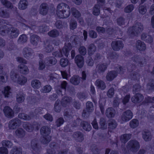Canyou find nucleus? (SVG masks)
<instances>
[{"instance_id": "1", "label": "nucleus", "mask_w": 154, "mask_h": 154, "mask_svg": "<svg viewBox=\"0 0 154 154\" xmlns=\"http://www.w3.org/2000/svg\"><path fill=\"white\" fill-rule=\"evenodd\" d=\"M20 34L18 29L13 26L8 27L4 25L0 28V34L4 36L8 34L12 38H17Z\"/></svg>"}, {"instance_id": "2", "label": "nucleus", "mask_w": 154, "mask_h": 154, "mask_svg": "<svg viewBox=\"0 0 154 154\" xmlns=\"http://www.w3.org/2000/svg\"><path fill=\"white\" fill-rule=\"evenodd\" d=\"M72 48L71 43L68 42H66L62 50L57 51L52 53L53 55L56 57L60 58L63 56V54L66 57L69 55V52Z\"/></svg>"}, {"instance_id": "3", "label": "nucleus", "mask_w": 154, "mask_h": 154, "mask_svg": "<svg viewBox=\"0 0 154 154\" xmlns=\"http://www.w3.org/2000/svg\"><path fill=\"white\" fill-rule=\"evenodd\" d=\"M29 23L30 26H28L24 24H23L22 26H26L29 28L31 30L35 31V32H39L41 33L46 32L48 30V27L45 25L39 26H36L37 24L36 22L32 20L29 21Z\"/></svg>"}, {"instance_id": "4", "label": "nucleus", "mask_w": 154, "mask_h": 154, "mask_svg": "<svg viewBox=\"0 0 154 154\" xmlns=\"http://www.w3.org/2000/svg\"><path fill=\"white\" fill-rule=\"evenodd\" d=\"M139 142L135 140H131L126 144V148L128 150L132 152H137L140 148Z\"/></svg>"}, {"instance_id": "5", "label": "nucleus", "mask_w": 154, "mask_h": 154, "mask_svg": "<svg viewBox=\"0 0 154 154\" xmlns=\"http://www.w3.org/2000/svg\"><path fill=\"white\" fill-rule=\"evenodd\" d=\"M143 29V25L140 23H137L134 25L129 28V33L136 35L139 34Z\"/></svg>"}, {"instance_id": "6", "label": "nucleus", "mask_w": 154, "mask_h": 154, "mask_svg": "<svg viewBox=\"0 0 154 154\" xmlns=\"http://www.w3.org/2000/svg\"><path fill=\"white\" fill-rule=\"evenodd\" d=\"M30 146L32 149V151L33 153L38 154L40 151L41 147L37 139H34L32 140Z\"/></svg>"}, {"instance_id": "7", "label": "nucleus", "mask_w": 154, "mask_h": 154, "mask_svg": "<svg viewBox=\"0 0 154 154\" xmlns=\"http://www.w3.org/2000/svg\"><path fill=\"white\" fill-rule=\"evenodd\" d=\"M111 46L114 51H118L123 48L124 44L121 40H114L111 42Z\"/></svg>"}, {"instance_id": "8", "label": "nucleus", "mask_w": 154, "mask_h": 154, "mask_svg": "<svg viewBox=\"0 0 154 154\" xmlns=\"http://www.w3.org/2000/svg\"><path fill=\"white\" fill-rule=\"evenodd\" d=\"M21 124V121L18 118L12 119L9 122L8 127L11 129H14L17 127L20 126Z\"/></svg>"}, {"instance_id": "9", "label": "nucleus", "mask_w": 154, "mask_h": 154, "mask_svg": "<svg viewBox=\"0 0 154 154\" xmlns=\"http://www.w3.org/2000/svg\"><path fill=\"white\" fill-rule=\"evenodd\" d=\"M3 112L5 116L8 118L11 119L14 116V111L10 106H5L3 108Z\"/></svg>"}, {"instance_id": "10", "label": "nucleus", "mask_w": 154, "mask_h": 154, "mask_svg": "<svg viewBox=\"0 0 154 154\" xmlns=\"http://www.w3.org/2000/svg\"><path fill=\"white\" fill-rule=\"evenodd\" d=\"M132 117V112L130 110H128L122 113L121 116V119L122 121L127 122L131 119Z\"/></svg>"}, {"instance_id": "11", "label": "nucleus", "mask_w": 154, "mask_h": 154, "mask_svg": "<svg viewBox=\"0 0 154 154\" xmlns=\"http://www.w3.org/2000/svg\"><path fill=\"white\" fill-rule=\"evenodd\" d=\"M132 59L140 66H142L146 63V61L144 58L138 55H135L132 57Z\"/></svg>"}, {"instance_id": "12", "label": "nucleus", "mask_w": 154, "mask_h": 154, "mask_svg": "<svg viewBox=\"0 0 154 154\" xmlns=\"http://www.w3.org/2000/svg\"><path fill=\"white\" fill-rule=\"evenodd\" d=\"M108 64L106 63L99 64L97 65L96 68V71L99 73H103L106 70Z\"/></svg>"}, {"instance_id": "13", "label": "nucleus", "mask_w": 154, "mask_h": 154, "mask_svg": "<svg viewBox=\"0 0 154 154\" xmlns=\"http://www.w3.org/2000/svg\"><path fill=\"white\" fill-rule=\"evenodd\" d=\"M30 41L31 43L35 46H36L40 42H41L40 37L35 34H33L30 35Z\"/></svg>"}, {"instance_id": "14", "label": "nucleus", "mask_w": 154, "mask_h": 154, "mask_svg": "<svg viewBox=\"0 0 154 154\" xmlns=\"http://www.w3.org/2000/svg\"><path fill=\"white\" fill-rule=\"evenodd\" d=\"M75 61L79 68H81L83 67L84 59L82 56L79 54L76 55L75 58Z\"/></svg>"}, {"instance_id": "15", "label": "nucleus", "mask_w": 154, "mask_h": 154, "mask_svg": "<svg viewBox=\"0 0 154 154\" xmlns=\"http://www.w3.org/2000/svg\"><path fill=\"white\" fill-rule=\"evenodd\" d=\"M144 99L143 96L140 93L136 94L131 98L132 101L134 103H139L142 101Z\"/></svg>"}, {"instance_id": "16", "label": "nucleus", "mask_w": 154, "mask_h": 154, "mask_svg": "<svg viewBox=\"0 0 154 154\" xmlns=\"http://www.w3.org/2000/svg\"><path fill=\"white\" fill-rule=\"evenodd\" d=\"M142 137L146 141L150 140L152 138V135L151 132L149 130H145L142 132Z\"/></svg>"}, {"instance_id": "17", "label": "nucleus", "mask_w": 154, "mask_h": 154, "mask_svg": "<svg viewBox=\"0 0 154 154\" xmlns=\"http://www.w3.org/2000/svg\"><path fill=\"white\" fill-rule=\"evenodd\" d=\"M33 52L32 48L28 47H25L23 49V54L25 57L26 58H29L32 55Z\"/></svg>"}, {"instance_id": "18", "label": "nucleus", "mask_w": 154, "mask_h": 154, "mask_svg": "<svg viewBox=\"0 0 154 154\" xmlns=\"http://www.w3.org/2000/svg\"><path fill=\"white\" fill-rule=\"evenodd\" d=\"M72 137L77 142H82L84 139L83 134L80 131H76L74 132Z\"/></svg>"}, {"instance_id": "19", "label": "nucleus", "mask_w": 154, "mask_h": 154, "mask_svg": "<svg viewBox=\"0 0 154 154\" xmlns=\"http://www.w3.org/2000/svg\"><path fill=\"white\" fill-rule=\"evenodd\" d=\"M117 75V72L115 71H111L107 73L106 78L108 81H112Z\"/></svg>"}, {"instance_id": "20", "label": "nucleus", "mask_w": 154, "mask_h": 154, "mask_svg": "<svg viewBox=\"0 0 154 154\" xmlns=\"http://www.w3.org/2000/svg\"><path fill=\"white\" fill-rule=\"evenodd\" d=\"M51 132V128L47 126H43L40 129L41 134L43 136H49Z\"/></svg>"}, {"instance_id": "21", "label": "nucleus", "mask_w": 154, "mask_h": 154, "mask_svg": "<svg viewBox=\"0 0 154 154\" xmlns=\"http://www.w3.org/2000/svg\"><path fill=\"white\" fill-rule=\"evenodd\" d=\"M35 126V124L32 125L28 122H25L23 125V127L27 131L31 132L33 130Z\"/></svg>"}, {"instance_id": "22", "label": "nucleus", "mask_w": 154, "mask_h": 154, "mask_svg": "<svg viewBox=\"0 0 154 154\" xmlns=\"http://www.w3.org/2000/svg\"><path fill=\"white\" fill-rule=\"evenodd\" d=\"M51 149L47 150V153L46 154H55V150L57 149L58 146L55 143H51L50 144Z\"/></svg>"}, {"instance_id": "23", "label": "nucleus", "mask_w": 154, "mask_h": 154, "mask_svg": "<svg viewBox=\"0 0 154 154\" xmlns=\"http://www.w3.org/2000/svg\"><path fill=\"white\" fill-rule=\"evenodd\" d=\"M115 114L116 111L112 107L109 108L106 110V115L108 118L113 117Z\"/></svg>"}, {"instance_id": "24", "label": "nucleus", "mask_w": 154, "mask_h": 154, "mask_svg": "<svg viewBox=\"0 0 154 154\" xmlns=\"http://www.w3.org/2000/svg\"><path fill=\"white\" fill-rule=\"evenodd\" d=\"M18 69L20 72L23 74H26L29 72L28 67L23 64H20L18 66Z\"/></svg>"}, {"instance_id": "25", "label": "nucleus", "mask_w": 154, "mask_h": 154, "mask_svg": "<svg viewBox=\"0 0 154 154\" xmlns=\"http://www.w3.org/2000/svg\"><path fill=\"white\" fill-rule=\"evenodd\" d=\"M95 84L98 88L101 90H104L106 88V85L105 82L100 79L97 80L95 82Z\"/></svg>"}, {"instance_id": "26", "label": "nucleus", "mask_w": 154, "mask_h": 154, "mask_svg": "<svg viewBox=\"0 0 154 154\" xmlns=\"http://www.w3.org/2000/svg\"><path fill=\"white\" fill-rule=\"evenodd\" d=\"M136 46L137 49L140 51L145 50L146 48V45L144 42L140 40L137 41Z\"/></svg>"}, {"instance_id": "27", "label": "nucleus", "mask_w": 154, "mask_h": 154, "mask_svg": "<svg viewBox=\"0 0 154 154\" xmlns=\"http://www.w3.org/2000/svg\"><path fill=\"white\" fill-rule=\"evenodd\" d=\"M57 62V60L53 57H49L45 59V63L47 65H54Z\"/></svg>"}, {"instance_id": "28", "label": "nucleus", "mask_w": 154, "mask_h": 154, "mask_svg": "<svg viewBox=\"0 0 154 154\" xmlns=\"http://www.w3.org/2000/svg\"><path fill=\"white\" fill-rule=\"evenodd\" d=\"M81 78L78 75H75L72 77L70 79V82L74 85H78L80 82Z\"/></svg>"}, {"instance_id": "29", "label": "nucleus", "mask_w": 154, "mask_h": 154, "mask_svg": "<svg viewBox=\"0 0 154 154\" xmlns=\"http://www.w3.org/2000/svg\"><path fill=\"white\" fill-rule=\"evenodd\" d=\"M16 136L18 137L22 138L25 135L26 132L22 128H19L17 129L15 131Z\"/></svg>"}, {"instance_id": "30", "label": "nucleus", "mask_w": 154, "mask_h": 154, "mask_svg": "<svg viewBox=\"0 0 154 154\" xmlns=\"http://www.w3.org/2000/svg\"><path fill=\"white\" fill-rule=\"evenodd\" d=\"M132 134H125L121 136V141L122 143H125L131 139Z\"/></svg>"}, {"instance_id": "31", "label": "nucleus", "mask_w": 154, "mask_h": 154, "mask_svg": "<svg viewBox=\"0 0 154 154\" xmlns=\"http://www.w3.org/2000/svg\"><path fill=\"white\" fill-rule=\"evenodd\" d=\"M1 3L5 7L9 9H14V6L12 4L10 1L7 0H1Z\"/></svg>"}, {"instance_id": "32", "label": "nucleus", "mask_w": 154, "mask_h": 154, "mask_svg": "<svg viewBox=\"0 0 154 154\" xmlns=\"http://www.w3.org/2000/svg\"><path fill=\"white\" fill-rule=\"evenodd\" d=\"M141 37L142 40H145L147 42L151 43L153 40L152 37L150 35L144 33L142 34Z\"/></svg>"}, {"instance_id": "33", "label": "nucleus", "mask_w": 154, "mask_h": 154, "mask_svg": "<svg viewBox=\"0 0 154 154\" xmlns=\"http://www.w3.org/2000/svg\"><path fill=\"white\" fill-rule=\"evenodd\" d=\"M25 100V96L22 92H19L16 96V101L18 103L23 102Z\"/></svg>"}, {"instance_id": "34", "label": "nucleus", "mask_w": 154, "mask_h": 154, "mask_svg": "<svg viewBox=\"0 0 154 154\" xmlns=\"http://www.w3.org/2000/svg\"><path fill=\"white\" fill-rule=\"evenodd\" d=\"M81 125L83 129L87 131H90L91 127L90 123L86 121H82L81 122Z\"/></svg>"}, {"instance_id": "35", "label": "nucleus", "mask_w": 154, "mask_h": 154, "mask_svg": "<svg viewBox=\"0 0 154 154\" xmlns=\"http://www.w3.org/2000/svg\"><path fill=\"white\" fill-rule=\"evenodd\" d=\"M27 5V1L26 0H20L18 4V8L20 10H24L26 8Z\"/></svg>"}, {"instance_id": "36", "label": "nucleus", "mask_w": 154, "mask_h": 154, "mask_svg": "<svg viewBox=\"0 0 154 154\" xmlns=\"http://www.w3.org/2000/svg\"><path fill=\"white\" fill-rule=\"evenodd\" d=\"M96 47L93 44H90L88 49V51L89 55H92L96 51Z\"/></svg>"}, {"instance_id": "37", "label": "nucleus", "mask_w": 154, "mask_h": 154, "mask_svg": "<svg viewBox=\"0 0 154 154\" xmlns=\"http://www.w3.org/2000/svg\"><path fill=\"white\" fill-rule=\"evenodd\" d=\"M31 85L34 88L38 89L41 87V83L39 80L35 79L32 81Z\"/></svg>"}, {"instance_id": "38", "label": "nucleus", "mask_w": 154, "mask_h": 154, "mask_svg": "<svg viewBox=\"0 0 154 154\" xmlns=\"http://www.w3.org/2000/svg\"><path fill=\"white\" fill-rule=\"evenodd\" d=\"M72 100L70 97H64L62 100L61 103L63 106H65L66 105L69 104Z\"/></svg>"}, {"instance_id": "39", "label": "nucleus", "mask_w": 154, "mask_h": 154, "mask_svg": "<svg viewBox=\"0 0 154 154\" xmlns=\"http://www.w3.org/2000/svg\"><path fill=\"white\" fill-rule=\"evenodd\" d=\"M48 35L52 38H56L59 35V31L56 29H53L48 33Z\"/></svg>"}, {"instance_id": "40", "label": "nucleus", "mask_w": 154, "mask_h": 154, "mask_svg": "<svg viewBox=\"0 0 154 154\" xmlns=\"http://www.w3.org/2000/svg\"><path fill=\"white\" fill-rule=\"evenodd\" d=\"M22 148H17L16 147H14L10 152V154H22Z\"/></svg>"}, {"instance_id": "41", "label": "nucleus", "mask_w": 154, "mask_h": 154, "mask_svg": "<svg viewBox=\"0 0 154 154\" xmlns=\"http://www.w3.org/2000/svg\"><path fill=\"white\" fill-rule=\"evenodd\" d=\"M97 4H96L94 8L96 10H100L105 3V0H97Z\"/></svg>"}, {"instance_id": "42", "label": "nucleus", "mask_w": 154, "mask_h": 154, "mask_svg": "<svg viewBox=\"0 0 154 154\" xmlns=\"http://www.w3.org/2000/svg\"><path fill=\"white\" fill-rule=\"evenodd\" d=\"M27 40V38L26 35L25 34H23L19 37L17 40V42L19 44H23L26 42Z\"/></svg>"}, {"instance_id": "43", "label": "nucleus", "mask_w": 154, "mask_h": 154, "mask_svg": "<svg viewBox=\"0 0 154 154\" xmlns=\"http://www.w3.org/2000/svg\"><path fill=\"white\" fill-rule=\"evenodd\" d=\"M117 124L116 122L113 119H111L109 121L108 128L109 130L114 129L116 127Z\"/></svg>"}, {"instance_id": "44", "label": "nucleus", "mask_w": 154, "mask_h": 154, "mask_svg": "<svg viewBox=\"0 0 154 154\" xmlns=\"http://www.w3.org/2000/svg\"><path fill=\"white\" fill-rule=\"evenodd\" d=\"M64 116L65 118H72V112L71 109H67L65 110Z\"/></svg>"}, {"instance_id": "45", "label": "nucleus", "mask_w": 154, "mask_h": 154, "mask_svg": "<svg viewBox=\"0 0 154 154\" xmlns=\"http://www.w3.org/2000/svg\"><path fill=\"white\" fill-rule=\"evenodd\" d=\"M93 103L90 101L87 102L86 104V109L89 112H92L94 109Z\"/></svg>"}, {"instance_id": "46", "label": "nucleus", "mask_w": 154, "mask_h": 154, "mask_svg": "<svg viewBox=\"0 0 154 154\" xmlns=\"http://www.w3.org/2000/svg\"><path fill=\"white\" fill-rule=\"evenodd\" d=\"M52 89L51 86L49 85H47L45 86L41 89L40 91L43 93H48L51 91Z\"/></svg>"}, {"instance_id": "47", "label": "nucleus", "mask_w": 154, "mask_h": 154, "mask_svg": "<svg viewBox=\"0 0 154 154\" xmlns=\"http://www.w3.org/2000/svg\"><path fill=\"white\" fill-rule=\"evenodd\" d=\"M61 109V106L60 104V101L57 100L55 103L54 110L57 112H60Z\"/></svg>"}, {"instance_id": "48", "label": "nucleus", "mask_w": 154, "mask_h": 154, "mask_svg": "<svg viewBox=\"0 0 154 154\" xmlns=\"http://www.w3.org/2000/svg\"><path fill=\"white\" fill-rule=\"evenodd\" d=\"M129 124L131 128H134L138 125L139 122L137 120L134 119L130 121Z\"/></svg>"}, {"instance_id": "49", "label": "nucleus", "mask_w": 154, "mask_h": 154, "mask_svg": "<svg viewBox=\"0 0 154 154\" xmlns=\"http://www.w3.org/2000/svg\"><path fill=\"white\" fill-rule=\"evenodd\" d=\"M54 49V48L52 45L50 43H47L44 48V51L45 52L49 53L52 51Z\"/></svg>"}, {"instance_id": "50", "label": "nucleus", "mask_w": 154, "mask_h": 154, "mask_svg": "<svg viewBox=\"0 0 154 154\" xmlns=\"http://www.w3.org/2000/svg\"><path fill=\"white\" fill-rule=\"evenodd\" d=\"M11 78L12 80L14 82H16L18 80L19 75L14 72V71H12L10 73Z\"/></svg>"}, {"instance_id": "51", "label": "nucleus", "mask_w": 154, "mask_h": 154, "mask_svg": "<svg viewBox=\"0 0 154 154\" xmlns=\"http://www.w3.org/2000/svg\"><path fill=\"white\" fill-rule=\"evenodd\" d=\"M18 79L16 82L21 85L24 84L27 81L26 78L22 76H19Z\"/></svg>"}, {"instance_id": "52", "label": "nucleus", "mask_w": 154, "mask_h": 154, "mask_svg": "<svg viewBox=\"0 0 154 154\" xmlns=\"http://www.w3.org/2000/svg\"><path fill=\"white\" fill-rule=\"evenodd\" d=\"M11 88L7 86L4 88V94L5 97H8L11 95V92L10 91Z\"/></svg>"}, {"instance_id": "53", "label": "nucleus", "mask_w": 154, "mask_h": 154, "mask_svg": "<svg viewBox=\"0 0 154 154\" xmlns=\"http://www.w3.org/2000/svg\"><path fill=\"white\" fill-rule=\"evenodd\" d=\"M64 122V120L63 118L60 117L57 119L55 121V125L57 127H60Z\"/></svg>"}, {"instance_id": "54", "label": "nucleus", "mask_w": 154, "mask_h": 154, "mask_svg": "<svg viewBox=\"0 0 154 154\" xmlns=\"http://www.w3.org/2000/svg\"><path fill=\"white\" fill-rule=\"evenodd\" d=\"M18 117L20 119L25 120H29L31 119L29 115L24 113H19L18 114Z\"/></svg>"}, {"instance_id": "55", "label": "nucleus", "mask_w": 154, "mask_h": 154, "mask_svg": "<svg viewBox=\"0 0 154 154\" xmlns=\"http://www.w3.org/2000/svg\"><path fill=\"white\" fill-rule=\"evenodd\" d=\"M57 8L58 9H62V10L70 9L68 5L63 3L59 4L57 6Z\"/></svg>"}, {"instance_id": "56", "label": "nucleus", "mask_w": 154, "mask_h": 154, "mask_svg": "<svg viewBox=\"0 0 154 154\" xmlns=\"http://www.w3.org/2000/svg\"><path fill=\"white\" fill-rule=\"evenodd\" d=\"M68 60L66 58H62L60 60V64L62 67L66 66L68 65Z\"/></svg>"}, {"instance_id": "57", "label": "nucleus", "mask_w": 154, "mask_h": 154, "mask_svg": "<svg viewBox=\"0 0 154 154\" xmlns=\"http://www.w3.org/2000/svg\"><path fill=\"white\" fill-rule=\"evenodd\" d=\"M2 144L3 146L7 147L8 148L11 147L13 145L12 143L8 140H3L2 142Z\"/></svg>"}, {"instance_id": "58", "label": "nucleus", "mask_w": 154, "mask_h": 154, "mask_svg": "<svg viewBox=\"0 0 154 154\" xmlns=\"http://www.w3.org/2000/svg\"><path fill=\"white\" fill-rule=\"evenodd\" d=\"M45 61H44L43 60L40 59L39 61V67L38 69L40 70H42L45 69Z\"/></svg>"}, {"instance_id": "59", "label": "nucleus", "mask_w": 154, "mask_h": 154, "mask_svg": "<svg viewBox=\"0 0 154 154\" xmlns=\"http://www.w3.org/2000/svg\"><path fill=\"white\" fill-rule=\"evenodd\" d=\"M9 13L7 10H0V16L2 17L6 18L9 17Z\"/></svg>"}, {"instance_id": "60", "label": "nucleus", "mask_w": 154, "mask_h": 154, "mask_svg": "<svg viewBox=\"0 0 154 154\" xmlns=\"http://www.w3.org/2000/svg\"><path fill=\"white\" fill-rule=\"evenodd\" d=\"M51 140V137L50 136H43L42 140V142L44 144L48 143Z\"/></svg>"}, {"instance_id": "61", "label": "nucleus", "mask_w": 154, "mask_h": 154, "mask_svg": "<svg viewBox=\"0 0 154 154\" xmlns=\"http://www.w3.org/2000/svg\"><path fill=\"white\" fill-rule=\"evenodd\" d=\"M106 120L104 118H101L100 120V124L101 126V128L103 129H105L106 128Z\"/></svg>"}, {"instance_id": "62", "label": "nucleus", "mask_w": 154, "mask_h": 154, "mask_svg": "<svg viewBox=\"0 0 154 154\" xmlns=\"http://www.w3.org/2000/svg\"><path fill=\"white\" fill-rule=\"evenodd\" d=\"M79 51L80 54L85 55L87 52L86 48L84 46H80L79 48Z\"/></svg>"}, {"instance_id": "63", "label": "nucleus", "mask_w": 154, "mask_h": 154, "mask_svg": "<svg viewBox=\"0 0 154 154\" xmlns=\"http://www.w3.org/2000/svg\"><path fill=\"white\" fill-rule=\"evenodd\" d=\"M91 112H89L88 110L86 109H84L82 114V116L84 118H87L89 117L90 113Z\"/></svg>"}, {"instance_id": "64", "label": "nucleus", "mask_w": 154, "mask_h": 154, "mask_svg": "<svg viewBox=\"0 0 154 154\" xmlns=\"http://www.w3.org/2000/svg\"><path fill=\"white\" fill-rule=\"evenodd\" d=\"M147 88L149 90H152L154 89V80H152L148 83Z\"/></svg>"}]
</instances>
